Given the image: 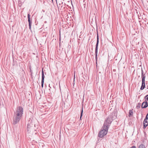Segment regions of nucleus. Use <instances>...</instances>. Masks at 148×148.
<instances>
[{
  "mask_svg": "<svg viewBox=\"0 0 148 148\" xmlns=\"http://www.w3.org/2000/svg\"><path fill=\"white\" fill-rule=\"evenodd\" d=\"M107 122H104L101 130L98 133V137L99 138H102L107 133L108 129L110 126L109 125V124L107 123Z\"/></svg>",
  "mask_w": 148,
  "mask_h": 148,
  "instance_id": "f257e3e1",
  "label": "nucleus"
},
{
  "mask_svg": "<svg viewBox=\"0 0 148 148\" xmlns=\"http://www.w3.org/2000/svg\"><path fill=\"white\" fill-rule=\"evenodd\" d=\"M116 118V116L115 115V113L113 112L109 116L107 119L105 120V122L107 121L108 123L109 124V125L110 126L113 120L115 119Z\"/></svg>",
  "mask_w": 148,
  "mask_h": 148,
  "instance_id": "f03ea898",
  "label": "nucleus"
},
{
  "mask_svg": "<svg viewBox=\"0 0 148 148\" xmlns=\"http://www.w3.org/2000/svg\"><path fill=\"white\" fill-rule=\"evenodd\" d=\"M28 122L27 128V132H29L32 130H33L34 125L35 127V124H34V122L32 120H29Z\"/></svg>",
  "mask_w": 148,
  "mask_h": 148,
  "instance_id": "7ed1b4c3",
  "label": "nucleus"
},
{
  "mask_svg": "<svg viewBox=\"0 0 148 148\" xmlns=\"http://www.w3.org/2000/svg\"><path fill=\"white\" fill-rule=\"evenodd\" d=\"M21 117L14 115L13 117V124H16L20 120Z\"/></svg>",
  "mask_w": 148,
  "mask_h": 148,
  "instance_id": "20e7f679",
  "label": "nucleus"
},
{
  "mask_svg": "<svg viewBox=\"0 0 148 148\" xmlns=\"http://www.w3.org/2000/svg\"><path fill=\"white\" fill-rule=\"evenodd\" d=\"M14 112L23 115V109L21 106L18 107L16 109V111Z\"/></svg>",
  "mask_w": 148,
  "mask_h": 148,
  "instance_id": "39448f33",
  "label": "nucleus"
},
{
  "mask_svg": "<svg viewBox=\"0 0 148 148\" xmlns=\"http://www.w3.org/2000/svg\"><path fill=\"white\" fill-rule=\"evenodd\" d=\"M143 128L145 129L148 125V113L143 121Z\"/></svg>",
  "mask_w": 148,
  "mask_h": 148,
  "instance_id": "423d86ee",
  "label": "nucleus"
},
{
  "mask_svg": "<svg viewBox=\"0 0 148 148\" xmlns=\"http://www.w3.org/2000/svg\"><path fill=\"white\" fill-rule=\"evenodd\" d=\"M30 15L29 14L27 15V18H28V22H29V28L30 30L31 29V25L32 23V21L30 19Z\"/></svg>",
  "mask_w": 148,
  "mask_h": 148,
  "instance_id": "0eeeda50",
  "label": "nucleus"
},
{
  "mask_svg": "<svg viewBox=\"0 0 148 148\" xmlns=\"http://www.w3.org/2000/svg\"><path fill=\"white\" fill-rule=\"evenodd\" d=\"M44 72L43 71V69H42V81H41V87L42 88L43 87V84L44 83Z\"/></svg>",
  "mask_w": 148,
  "mask_h": 148,
  "instance_id": "6e6552de",
  "label": "nucleus"
},
{
  "mask_svg": "<svg viewBox=\"0 0 148 148\" xmlns=\"http://www.w3.org/2000/svg\"><path fill=\"white\" fill-rule=\"evenodd\" d=\"M148 106V103L147 101H144L142 103L141 108H145Z\"/></svg>",
  "mask_w": 148,
  "mask_h": 148,
  "instance_id": "1a4fd4ad",
  "label": "nucleus"
},
{
  "mask_svg": "<svg viewBox=\"0 0 148 148\" xmlns=\"http://www.w3.org/2000/svg\"><path fill=\"white\" fill-rule=\"evenodd\" d=\"M145 73L143 72V70L142 69H141V77L142 78V80H145Z\"/></svg>",
  "mask_w": 148,
  "mask_h": 148,
  "instance_id": "9d476101",
  "label": "nucleus"
},
{
  "mask_svg": "<svg viewBox=\"0 0 148 148\" xmlns=\"http://www.w3.org/2000/svg\"><path fill=\"white\" fill-rule=\"evenodd\" d=\"M145 80H142V85L140 87V89L141 90H143L145 87Z\"/></svg>",
  "mask_w": 148,
  "mask_h": 148,
  "instance_id": "9b49d317",
  "label": "nucleus"
},
{
  "mask_svg": "<svg viewBox=\"0 0 148 148\" xmlns=\"http://www.w3.org/2000/svg\"><path fill=\"white\" fill-rule=\"evenodd\" d=\"M99 43V37H98V35L97 36V41L96 44V45L95 51H98Z\"/></svg>",
  "mask_w": 148,
  "mask_h": 148,
  "instance_id": "f8f14e48",
  "label": "nucleus"
},
{
  "mask_svg": "<svg viewBox=\"0 0 148 148\" xmlns=\"http://www.w3.org/2000/svg\"><path fill=\"white\" fill-rule=\"evenodd\" d=\"M58 0V3H59L58 4V3L57 1V0H56L58 8L59 10L60 8L61 5H62V3H63V2H62L61 1H60V2H59V0Z\"/></svg>",
  "mask_w": 148,
  "mask_h": 148,
  "instance_id": "ddd939ff",
  "label": "nucleus"
},
{
  "mask_svg": "<svg viewBox=\"0 0 148 148\" xmlns=\"http://www.w3.org/2000/svg\"><path fill=\"white\" fill-rule=\"evenodd\" d=\"M133 115V113L132 112V111L131 110H129V112L128 113V116L129 117H130L132 116Z\"/></svg>",
  "mask_w": 148,
  "mask_h": 148,
  "instance_id": "4468645a",
  "label": "nucleus"
},
{
  "mask_svg": "<svg viewBox=\"0 0 148 148\" xmlns=\"http://www.w3.org/2000/svg\"><path fill=\"white\" fill-rule=\"evenodd\" d=\"M140 103H138V104L136 105V108L137 109H138L140 108Z\"/></svg>",
  "mask_w": 148,
  "mask_h": 148,
  "instance_id": "2eb2a0df",
  "label": "nucleus"
},
{
  "mask_svg": "<svg viewBox=\"0 0 148 148\" xmlns=\"http://www.w3.org/2000/svg\"><path fill=\"white\" fill-rule=\"evenodd\" d=\"M97 52L98 51H95V60L96 61L97 60Z\"/></svg>",
  "mask_w": 148,
  "mask_h": 148,
  "instance_id": "dca6fc26",
  "label": "nucleus"
},
{
  "mask_svg": "<svg viewBox=\"0 0 148 148\" xmlns=\"http://www.w3.org/2000/svg\"><path fill=\"white\" fill-rule=\"evenodd\" d=\"M144 99H145V101H148V95H146L144 97Z\"/></svg>",
  "mask_w": 148,
  "mask_h": 148,
  "instance_id": "f3484780",
  "label": "nucleus"
},
{
  "mask_svg": "<svg viewBox=\"0 0 148 148\" xmlns=\"http://www.w3.org/2000/svg\"><path fill=\"white\" fill-rule=\"evenodd\" d=\"M14 115H15L17 116H18L20 117H22V115H21V114H18V113H17L16 112H14Z\"/></svg>",
  "mask_w": 148,
  "mask_h": 148,
  "instance_id": "a211bd4d",
  "label": "nucleus"
},
{
  "mask_svg": "<svg viewBox=\"0 0 148 148\" xmlns=\"http://www.w3.org/2000/svg\"><path fill=\"white\" fill-rule=\"evenodd\" d=\"M13 64L14 66H17V64L16 63V61H14V60H13Z\"/></svg>",
  "mask_w": 148,
  "mask_h": 148,
  "instance_id": "6ab92c4d",
  "label": "nucleus"
},
{
  "mask_svg": "<svg viewBox=\"0 0 148 148\" xmlns=\"http://www.w3.org/2000/svg\"><path fill=\"white\" fill-rule=\"evenodd\" d=\"M138 148H145V147L144 145L141 144L139 145Z\"/></svg>",
  "mask_w": 148,
  "mask_h": 148,
  "instance_id": "aec40b11",
  "label": "nucleus"
},
{
  "mask_svg": "<svg viewBox=\"0 0 148 148\" xmlns=\"http://www.w3.org/2000/svg\"><path fill=\"white\" fill-rule=\"evenodd\" d=\"M85 0H84L83 2H80V3H82V4H83L84 6V7H85L86 5V2H85Z\"/></svg>",
  "mask_w": 148,
  "mask_h": 148,
  "instance_id": "412c9836",
  "label": "nucleus"
},
{
  "mask_svg": "<svg viewBox=\"0 0 148 148\" xmlns=\"http://www.w3.org/2000/svg\"><path fill=\"white\" fill-rule=\"evenodd\" d=\"M83 112V108L82 107V110H81V113L80 116V120H81L82 117V116Z\"/></svg>",
  "mask_w": 148,
  "mask_h": 148,
  "instance_id": "4be33fe9",
  "label": "nucleus"
},
{
  "mask_svg": "<svg viewBox=\"0 0 148 148\" xmlns=\"http://www.w3.org/2000/svg\"><path fill=\"white\" fill-rule=\"evenodd\" d=\"M22 2L21 1H18V5L20 7H21L22 5Z\"/></svg>",
  "mask_w": 148,
  "mask_h": 148,
  "instance_id": "5701e85b",
  "label": "nucleus"
},
{
  "mask_svg": "<svg viewBox=\"0 0 148 148\" xmlns=\"http://www.w3.org/2000/svg\"><path fill=\"white\" fill-rule=\"evenodd\" d=\"M63 5H61L60 6V11H62V10H63V9H62V7H63Z\"/></svg>",
  "mask_w": 148,
  "mask_h": 148,
  "instance_id": "b1692460",
  "label": "nucleus"
},
{
  "mask_svg": "<svg viewBox=\"0 0 148 148\" xmlns=\"http://www.w3.org/2000/svg\"><path fill=\"white\" fill-rule=\"evenodd\" d=\"M75 72L74 73V81L75 79Z\"/></svg>",
  "mask_w": 148,
  "mask_h": 148,
  "instance_id": "393cba45",
  "label": "nucleus"
},
{
  "mask_svg": "<svg viewBox=\"0 0 148 148\" xmlns=\"http://www.w3.org/2000/svg\"><path fill=\"white\" fill-rule=\"evenodd\" d=\"M96 66H97V61H96Z\"/></svg>",
  "mask_w": 148,
  "mask_h": 148,
  "instance_id": "a878e982",
  "label": "nucleus"
},
{
  "mask_svg": "<svg viewBox=\"0 0 148 148\" xmlns=\"http://www.w3.org/2000/svg\"><path fill=\"white\" fill-rule=\"evenodd\" d=\"M1 139H0V146H1Z\"/></svg>",
  "mask_w": 148,
  "mask_h": 148,
  "instance_id": "bb28decb",
  "label": "nucleus"
},
{
  "mask_svg": "<svg viewBox=\"0 0 148 148\" xmlns=\"http://www.w3.org/2000/svg\"><path fill=\"white\" fill-rule=\"evenodd\" d=\"M146 86L147 87H148V86Z\"/></svg>",
  "mask_w": 148,
  "mask_h": 148,
  "instance_id": "cd10ccee",
  "label": "nucleus"
},
{
  "mask_svg": "<svg viewBox=\"0 0 148 148\" xmlns=\"http://www.w3.org/2000/svg\"><path fill=\"white\" fill-rule=\"evenodd\" d=\"M64 5H65V3H64Z\"/></svg>",
  "mask_w": 148,
  "mask_h": 148,
  "instance_id": "c85d7f7f",
  "label": "nucleus"
},
{
  "mask_svg": "<svg viewBox=\"0 0 148 148\" xmlns=\"http://www.w3.org/2000/svg\"><path fill=\"white\" fill-rule=\"evenodd\" d=\"M146 1L148 3V1Z\"/></svg>",
  "mask_w": 148,
  "mask_h": 148,
  "instance_id": "c756f323",
  "label": "nucleus"
},
{
  "mask_svg": "<svg viewBox=\"0 0 148 148\" xmlns=\"http://www.w3.org/2000/svg\"><path fill=\"white\" fill-rule=\"evenodd\" d=\"M147 89H148V87L147 88Z\"/></svg>",
  "mask_w": 148,
  "mask_h": 148,
  "instance_id": "7c9ffc66",
  "label": "nucleus"
},
{
  "mask_svg": "<svg viewBox=\"0 0 148 148\" xmlns=\"http://www.w3.org/2000/svg\"><path fill=\"white\" fill-rule=\"evenodd\" d=\"M53 0H52V1H53Z\"/></svg>",
  "mask_w": 148,
  "mask_h": 148,
  "instance_id": "2f4dec72",
  "label": "nucleus"
}]
</instances>
